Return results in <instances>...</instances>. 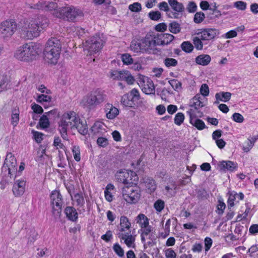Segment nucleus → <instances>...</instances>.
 <instances>
[{
    "mask_svg": "<svg viewBox=\"0 0 258 258\" xmlns=\"http://www.w3.org/2000/svg\"><path fill=\"white\" fill-rule=\"evenodd\" d=\"M48 25V19L42 16L25 21L21 27V37L25 40H32Z\"/></svg>",
    "mask_w": 258,
    "mask_h": 258,
    "instance_id": "obj_1",
    "label": "nucleus"
},
{
    "mask_svg": "<svg viewBox=\"0 0 258 258\" xmlns=\"http://www.w3.org/2000/svg\"><path fill=\"white\" fill-rule=\"evenodd\" d=\"M62 42L60 39L51 37L45 44L43 50L45 61L51 64H56L60 57Z\"/></svg>",
    "mask_w": 258,
    "mask_h": 258,
    "instance_id": "obj_2",
    "label": "nucleus"
},
{
    "mask_svg": "<svg viewBox=\"0 0 258 258\" xmlns=\"http://www.w3.org/2000/svg\"><path fill=\"white\" fill-rule=\"evenodd\" d=\"M40 52L39 45L30 42L20 46L16 50L15 57L21 61H29L35 59Z\"/></svg>",
    "mask_w": 258,
    "mask_h": 258,
    "instance_id": "obj_3",
    "label": "nucleus"
},
{
    "mask_svg": "<svg viewBox=\"0 0 258 258\" xmlns=\"http://www.w3.org/2000/svg\"><path fill=\"white\" fill-rule=\"evenodd\" d=\"M67 130H71L72 132L77 130L82 135H86L88 132L86 122L82 121L76 113L73 111H69L66 114V133Z\"/></svg>",
    "mask_w": 258,
    "mask_h": 258,
    "instance_id": "obj_4",
    "label": "nucleus"
},
{
    "mask_svg": "<svg viewBox=\"0 0 258 258\" xmlns=\"http://www.w3.org/2000/svg\"><path fill=\"white\" fill-rule=\"evenodd\" d=\"M106 99V95L101 90H94L84 96L80 101V105L85 109L91 110L103 102Z\"/></svg>",
    "mask_w": 258,
    "mask_h": 258,
    "instance_id": "obj_5",
    "label": "nucleus"
},
{
    "mask_svg": "<svg viewBox=\"0 0 258 258\" xmlns=\"http://www.w3.org/2000/svg\"><path fill=\"white\" fill-rule=\"evenodd\" d=\"M51 204L52 206L53 214L56 219L62 222L61 218V207L63 204L62 196L56 190L52 191L50 195Z\"/></svg>",
    "mask_w": 258,
    "mask_h": 258,
    "instance_id": "obj_6",
    "label": "nucleus"
},
{
    "mask_svg": "<svg viewBox=\"0 0 258 258\" xmlns=\"http://www.w3.org/2000/svg\"><path fill=\"white\" fill-rule=\"evenodd\" d=\"M104 43L102 35H96L86 40L85 48L90 54L97 53L102 48Z\"/></svg>",
    "mask_w": 258,
    "mask_h": 258,
    "instance_id": "obj_7",
    "label": "nucleus"
},
{
    "mask_svg": "<svg viewBox=\"0 0 258 258\" xmlns=\"http://www.w3.org/2000/svg\"><path fill=\"white\" fill-rule=\"evenodd\" d=\"M17 25L14 20H6L0 24V36L4 39L11 38L17 30Z\"/></svg>",
    "mask_w": 258,
    "mask_h": 258,
    "instance_id": "obj_8",
    "label": "nucleus"
},
{
    "mask_svg": "<svg viewBox=\"0 0 258 258\" xmlns=\"http://www.w3.org/2000/svg\"><path fill=\"white\" fill-rule=\"evenodd\" d=\"M122 197L129 203H136L140 197V190L137 186H126L122 188Z\"/></svg>",
    "mask_w": 258,
    "mask_h": 258,
    "instance_id": "obj_9",
    "label": "nucleus"
},
{
    "mask_svg": "<svg viewBox=\"0 0 258 258\" xmlns=\"http://www.w3.org/2000/svg\"><path fill=\"white\" fill-rule=\"evenodd\" d=\"M142 52L154 53L156 50V46L159 45L156 34L146 36L144 39L142 40Z\"/></svg>",
    "mask_w": 258,
    "mask_h": 258,
    "instance_id": "obj_10",
    "label": "nucleus"
},
{
    "mask_svg": "<svg viewBox=\"0 0 258 258\" xmlns=\"http://www.w3.org/2000/svg\"><path fill=\"white\" fill-rule=\"evenodd\" d=\"M138 84L142 91L146 94H154L155 92L154 84L152 80L145 76H140Z\"/></svg>",
    "mask_w": 258,
    "mask_h": 258,
    "instance_id": "obj_11",
    "label": "nucleus"
},
{
    "mask_svg": "<svg viewBox=\"0 0 258 258\" xmlns=\"http://www.w3.org/2000/svg\"><path fill=\"white\" fill-rule=\"evenodd\" d=\"M218 30L216 29L207 28L199 30L197 33V35H200V38L204 39L205 40H212L218 35Z\"/></svg>",
    "mask_w": 258,
    "mask_h": 258,
    "instance_id": "obj_12",
    "label": "nucleus"
},
{
    "mask_svg": "<svg viewBox=\"0 0 258 258\" xmlns=\"http://www.w3.org/2000/svg\"><path fill=\"white\" fill-rule=\"evenodd\" d=\"M134 174L133 172L131 173L127 170H122L116 173L115 177L118 182L122 183L124 184H131L133 183L131 176Z\"/></svg>",
    "mask_w": 258,
    "mask_h": 258,
    "instance_id": "obj_13",
    "label": "nucleus"
},
{
    "mask_svg": "<svg viewBox=\"0 0 258 258\" xmlns=\"http://www.w3.org/2000/svg\"><path fill=\"white\" fill-rule=\"evenodd\" d=\"M82 11L73 6L66 7V20L74 22L78 17L81 16Z\"/></svg>",
    "mask_w": 258,
    "mask_h": 258,
    "instance_id": "obj_14",
    "label": "nucleus"
},
{
    "mask_svg": "<svg viewBox=\"0 0 258 258\" xmlns=\"http://www.w3.org/2000/svg\"><path fill=\"white\" fill-rule=\"evenodd\" d=\"M17 166V161L14 156L11 153L7 154L3 168L7 167L9 174L11 175L12 172H15Z\"/></svg>",
    "mask_w": 258,
    "mask_h": 258,
    "instance_id": "obj_15",
    "label": "nucleus"
},
{
    "mask_svg": "<svg viewBox=\"0 0 258 258\" xmlns=\"http://www.w3.org/2000/svg\"><path fill=\"white\" fill-rule=\"evenodd\" d=\"M131 232V223L128 218L124 216H121L120 223L118 227L117 236L121 234H124Z\"/></svg>",
    "mask_w": 258,
    "mask_h": 258,
    "instance_id": "obj_16",
    "label": "nucleus"
},
{
    "mask_svg": "<svg viewBox=\"0 0 258 258\" xmlns=\"http://www.w3.org/2000/svg\"><path fill=\"white\" fill-rule=\"evenodd\" d=\"M187 113L189 116L190 123L195 126L199 130H202L206 127L204 122L200 119H196V115L195 113V110L193 109H190L187 111Z\"/></svg>",
    "mask_w": 258,
    "mask_h": 258,
    "instance_id": "obj_17",
    "label": "nucleus"
},
{
    "mask_svg": "<svg viewBox=\"0 0 258 258\" xmlns=\"http://www.w3.org/2000/svg\"><path fill=\"white\" fill-rule=\"evenodd\" d=\"M118 237L121 240H123L124 243L128 247H135V236L133 235L131 232L124 234L122 233L121 235L119 234Z\"/></svg>",
    "mask_w": 258,
    "mask_h": 258,
    "instance_id": "obj_18",
    "label": "nucleus"
},
{
    "mask_svg": "<svg viewBox=\"0 0 258 258\" xmlns=\"http://www.w3.org/2000/svg\"><path fill=\"white\" fill-rule=\"evenodd\" d=\"M204 100V97L200 94H198L190 100L189 106L194 108L195 110H198L205 105Z\"/></svg>",
    "mask_w": 258,
    "mask_h": 258,
    "instance_id": "obj_19",
    "label": "nucleus"
},
{
    "mask_svg": "<svg viewBox=\"0 0 258 258\" xmlns=\"http://www.w3.org/2000/svg\"><path fill=\"white\" fill-rule=\"evenodd\" d=\"M26 182L24 180H16L13 187V191L16 196L22 195L25 191Z\"/></svg>",
    "mask_w": 258,
    "mask_h": 258,
    "instance_id": "obj_20",
    "label": "nucleus"
},
{
    "mask_svg": "<svg viewBox=\"0 0 258 258\" xmlns=\"http://www.w3.org/2000/svg\"><path fill=\"white\" fill-rule=\"evenodd\" d=\"M51 115H56L57 116H58V114L55 110L46 112L40 117L39 119V124L41 128H46L49 126L50 123L48 116H50Z\"/></svg>",
    "mask_w": 258,
    "mask_h": 258,
    "instance_id": "obj_21",
    "label": "nucleus"
},
{
    "mask_svg": "<svg viewBox=\"0 0 258 258\" xmlns=\"http://www.w3.org/2000/svg\"><path fill=\"white\" fill-rule=\"evenodd\" d=\"M104 110L106 117L109 119H114L119 113L118 109L110 103L105 104Z\"/></svg>",
    "mask_w": 258,
    "mask_h": 258,
    "instance_id": "obj_22",
    "label": "nucleus"
},
{
    "mask_svg": "<svg viewBox=\"0 0 258 258\" xmlns=\"http://www.w3.org/2000/svg\"><path fill=\"white\" fill-rule=\"evenodd\" d=\"M91 132L96 136L103 135L106 133L105 126L102 122L96 121L91 127Z\"/></svg>",
    "mask_w": 258,
    "mask_h": 258,
    "instance_id": "obj_23",
    "label": "nucleus"
},
{
    "mask_svg": "<svg viewBox=\"0 0 258 258\" xmlns=\"http://www.w3.org/2000/svg\"><path fill=\"white\" fill-rule=\"evenodd\" d=\"M159 45H167L170 43L174 39L173 35L170 34H156Z\"/></svg>",
    "mask_w": 258,
    "mask_h": 258,
    "instance_id": "obj_24",
    "label": "nucleus"
},
{
    "mask_svg": "<svg viewBox=\"0 0 258 258\" xmlns=\"http://www.w3.org/2000/svg\"><path fill=\"white\" fill-rule=\"evenodd\" d=\"M221 169H226L229 171L233 172L238 167V164L236 162L231 161H222L219 165Z\"/></svg>",
    "mask_w": 258,
    "mask_h": 258,
    "instance_id": "obj_25",
    "label": "nucleus"
},
{
    "mask_svg": "<svg viewBox=\"0 0 258 258\" xmlns=\"http://www.w3.org/2000/svg\"><path fill=\"white\" fill-rule=\"evenodd\" d=\"M158 8L161 11L166 12L167 16L171 18H177L178 14L173 13L170 10L168 4L165 2H162L159 4Z\"/></svg>",
    "mask_w": 258,
    "mask_h": 258,
    "instance_id": "obj_26",
    "label": "nucleus"
},
{
    "mask_svg": "<svg viewBox=\"0 0 258 258\" xmlns=\"http://www.w3.org/2000/svg\"><path fill=\"white\" fill-rule=\"evenodd\" d=\"M168 3L171 8L175 11L174 13H182L184 10V7L182 3H179L177 0H168Z\"/></svg>",
    "mask_w": 258,
    "mask_h": 258,
    "instance_id": "obj_27",
    "label": "nucleus"
},
{
    "mask_svg": "<svg viewBox=\"0 0 258 258\" xmlns=\"http://www.w3.org/2000/svg\"><path fill=\"white\" fill-rule=\"evenodd\" d=\"M66 215L69 220L76 221L78 219V213L76 209L72 207L66 208Z\"/></svg>",
    "mask_w": 258,
    "mask_h": 258,
    "instance_id": "obj_28",
    "label": "nucleus"
},
{
    "mask_svg": "<svg viewBox=\"0 0 258 258\" xmlns=\"http://www.w3.org/2000/svg\"><path fill=\"white\" fill-rule=\"evenodd\" d=\"M211 58L208 54H201L196 58V62L197 64L202 66H207L211 61Z\"/></svg>",
    "mask_w": 258,
    "mask_h": 258,
    "instance_id": "obj_29",
    "label": "nucleus"
},
{
    "mask_svg": "<svg viewBox=\"0 0 258 258\" xmlns=\"http://www.w3.org/2000/svg\"><path fill=\"white\" fill-rule=\"evenodd\" d=\"M121 102L124 106L128 107H133L136 104L135 102L132 99V97L128 94H124L122 96Z\"/></svg>",
    "mask_w": 258,
    "mask_h": 258,
    "instance_id": "obj_30",
    "label": "nucleus"
},
{
    "mask_svg": "<svg viewBox=\"0 0 258 258\" xmlns=\"http://www.w3.org/2000/svg\"><path fill=\"white\" fill-rule=\"evenodd\" d=\"M136 221L141 228L147 227L149 225V219L143 214H139L136 217Z\"/></svg>",
    "mask_w": 258,
    "mask_h": 258,
    "instance_id": "obj_31",
    "label": "nucleus"
},
{
    "mask_svg": "<svg viewBox=\"0 0 258 258\" xmlns=\"http://www.w3.org/2000/svg\"><path fill=\"white\" fill-rule=\"evenodd\" d=\"M231 97V93L228 92L216 93L215 98L217 100H220L223 102H227L229 101Z\"/></svg>",
    "mask_w": 258,
    "mask_h": 258,
    "instance_id": "obj_32",
    "label": "nucleus"
},
{
    "mask_svg": "<svg viewBox=\"0 0 258 258\" xmlns=\"http://www.w3.org/2000/svg\"><path fill=\"white\" fill-rule=\"evenodd\" d=\"M124 72L112 71L109 73V77L113 80H122Z\"/></svg>",
    "mask_w": 258,
    "mask_h": 258,
    "instance_id": "obj_33",
    "label": "nucleus"
},
{
    "mask_svg": "<svg viewBox=\"0 0 258 258\" xmlns=\"http://www.w3.org/2000/svg\"><path fill=\"white\" fill-rule=\"evenodd\" d=\"M172 88L176 91H180L182 89L181 83L176 79H172L168 81Z\"/></svg>",
    "mask_w": 258,
    "mask_h": 258,
    "instance_id": "obj_34",
    "label": "nucleus"
},
{
    "mask_svg": "<svg viewBox=\"0 0 258 258\" xmlns=\"http://www.w3.org/2000/svg\"><path fill=\"white\" fill-rule=\"evenodd\" d=\"M181 48L184 51L189 53L192 51L194 46L190 42L184 41L181 44Z\"/></svg>",
    "mask_w": 258,
    "mask_h": 258,
    "instance_id": "obj_35",
    "label": "nucleus"
},
{
    "mask_svg": "<svg viewBox=\"0 0 258 258\" xmlns=\"http://www.w3.org/2000/svg\"><path fill=\"white\" fill-rule=\"evenodd\" d=\"M142 42H138L137 41L134 40L131 42L130 46L131 49L135 52L142 51Z\"/></svg>",
    "mask_w": 258,
    "mask_h": 258,
    "instance_id": "obj_36",
    "label": "nucleus"
},
{
    "mask_svg": "<svg viewBox=\"0 0 258 258\" xmlns=\"http://www.w3.org/2000/svg\"><path fill=\"white\" fill-rule=\"evenodd\" d=\"M122 80H125L128 85L133 84L135 81L134 77L128 71L124 72Z\"/></svg>",
    "mask_w": 258,
    "mask_h": 258,
    "instance_id": "obj_37",
    "label": "nucleus"
},
{
    "mask_svg": "<svg viewBox=\"0 0 258 258\" xmlns=\"http://www.w3.org/2000/svg\"><path fill=\"white\" fill-rule=\"evenodd\" d=\"M52 98L50 96H48L45 94L39 95L37 96V98L36 99L38 102H39L42 104H43L45 102H51Z\"/></svg>",
    "mask_w": 258,
    "mask_h": 258,
    "instance_id": "obj_38",
    "label": "nucleus"
},
{
    "mask_svg": "<svg viewBox=\"0 0 258 258\" xmlns=\"http://www.w3.org/2000/svg\"><path fill=\"white\" fill-rule=\"evenodd\" d=\"M237 193L234 191H232L229 192V196L228 200V207L229 208L234 206V202L236 199Z\"/></svg>",
    "mask_w": 258,
    "mask_h": 258,
    "instance_id": "obj_39",
    "label": "nucleus"
},
{
    "mask_svg": "<svg viewBox=\"0 0 258 258\" xmlns=\"http://www.w3.org/2000/svg\"><path fill=\"white\" fill-rule=\"evenodd\" d=\"M113 249L115 253L119 257H123L124 255V250L118 243H115L113 246Z\"/></svg>",
    "mask_w": 258,
    "mask_h": 258,
    "instance_id": "obj_40",
    "label": "nucleus"
},
{
    "mask_svg": "<svg viewBox=\"0 0 258 258\" xmlns=\"http://www.w3.org/2000/svg\"><path fill=\"white\" fill-rule=\"evenodd\" d=\"M146 187L150 190V192L154 191L156 189L155 181L152 179H147L145 181Z\"/></svg>",
    "mask_w": 258,
    "mask_h": 258,
    "instance_id": "obj_41",
    "label": "nucleus"
},
{
    "mask_svg": "<svg viewBox=\"0 0 258 258\" xmlns=\"http://www.w3.org/2000/svg\"><path fill=\"white\" fill-rule=\"evenodd\" d=\"M71 198L73 201H75L77 203L78 206H82L84 203L83 197L78 193H75L74 197L72 196Z\"/></svg>",
    "mask_w": 258,
    "mask_h": 258,
    "instance_id": "obj_42",
    "label": "nucleus"
},
{
    "mask_svg": "<svg viewBox=\"0 0 258 258\" xmlns=\"http://www.w3.org/2000/svg\"><path fill=\"white\" fill-rule=\"evenodd\" d=\"M193 43L197 50H202L203 49L202 39L200 38V35H197V36L194 38Z\"/></svg>",
    "mask_w": 258,
    "mask_h": 258,
    "instance_id": "obj_43",
    "label": "nucleus"
},
{
    "mask_svg": "<svg viewBox=\"0 0 258 258\" xmlns=\"http://www.w3.org/2000/svg\"><path fill=\"white\" fill-rule=\"evenodd\" d=\"M121 60L124 64H130L133 63V59L128 53H124L121 55Z\"/></svg>",
    "mask_w": 258,
    "mask_h": 258,
    "instance_id": "obj_44",
    "label": "nucleus"
},
{
    "mask_svg": "<svg viewBox=\"0 0 258 258\" xmlns=\"http://www.w3.org/2000/svg\"><path fill=\"white\" fill-rule=\"evenodd\" d=\"M44 4H45L44 9L46 10L55 11L56 8L58 7L57 4L53 2L45 1V2H44Z\"/></svg>",
    "mask_w": 258,
    "mask_h": 258,
    "instance_id": "obj_45",
    "label": "nucleus"
},
{
    "mask_svg": "<svg viewBox=\"0 0 258 258\" xmlns=\"http://www.w3.org/2000/svg\"><path fill=\"white\" fill-rule=\"evenodd\" d=\"M72 153L74 159L76 161H79L81 159L80 148L78 146H73L72 148Z\"/></svg>",
    "mask_w": 258,
    "mask_h": 258,
    "instance_id": "obj_46",
    "label": "nucleus"
},
{
    "mask_svg": "<svg viewBox=\"0 0 258 258\" xmlns=\"http://www.w3.org/2000/svg\"><path fill=\"white\" fill-rule=\"evenodd\" d=\"M169 30L173 33H178L180 30L179 25L175 22L171 23L169 24Z\"/></svg>",
    "mask_w": 258,
    "mask_h": 258,
    "instance_id": "obj_47",
    "label": "nucleus"
},
{
    "mask_svg": "<svg viewBox=\"0 0 258 258\" xmlns=\"http://www.w3.org/2000/svg\"><path fill=\"white\" fill-rule=\"evenodd\" d=\"M164 62L165 65L168 68L175 67L177 64V61L173 58H166Z\"/></svg>",
    "mask_w": 258,
    "mask_h": 258,
    "instance_id": "obj_48",
    "label": "nucleus"
},
{
    "mask_svg": "<svg viewBox=\"0 0 258 258\" xmlns=\"http://www.w3.org/2000/svg\"><path fill=\"white\" fill-rule=\"evenodd\" d=\"M205 18V14L202 12H197L194 16V22L196 23H201Z\"/></svg>",
    "mask_w": 258,
    "mask_h": 258,
    "instance_id": "obj_49",
    "label": "nucleus"
},
{
    "mask_svg": "<svg viewBox=\"0 0 258 258\" xmlns=\"http://www.w3.org/2000/svg\"><path fill=\"white\" fill-rule=\"evenodd\" d=\"M184 119V114L182 113L179 112L177 113L175 116L174 123L178 125H180L183 122Z\"/></svg>",
    "mask_w": 258,
    "mask_h": 258,
    "instance_id": "obj_50",
    "label": "nucleus"
},
{
    "mask_svg": "<svg viewBox=\"0 0 258 258\" xmlns=\"http://www.w3.org/2000/svg\"><path fill=\"white\" fill-rule=\"evenodd\" d=\"M19 120V114L16 110L13 111L11 117V123L14 126H16Z\"/></svg>",
    "mask_w": 258,
    "mask_h": 258,
    "instance_id": "obj_51",
    "label": "nucleus"
},
{
    "mask_svg": "<svg viewBox=\"0 0 258 258\" xmlns=\"http://www.w3.org/2000/svg\"><path fill=\"white\" fill-rule=\"evenodd\" d=\"M128 94L131 96V97H132V99L135 102L139 100L140 99V96L139 92L136 89H132Z\"/></svg>",
    "mask_w": 258,
    "mask_h": 258,
    "instance_id": "obj_52",
    "label": "nucleus"
},
{
    "mask_svg": "<svg viewBox=\"0 0 258 258\" xmlns=\"http://www.w3.org/2000/svg\"><path fill=\"white\" fill-rule=\"evenodd\" d=\"M37 250L38 252L37 253L36 258H43L44 257L47 256L49 255V251L47 248H38L37 249Z\"/></svg>",
    "mask_w": 258,
    "mask_h": 258,
    "instance_id": "obj_53",
    "label": "nucleus"
},
{
    "mask_svg": "<svg viewBox=\"0 0 258 258\" xmlns=\"http://www.w3.org/2000/svg\"><path fill=\"white\" fill-rule=\"evenodd\" d=\"M161 16V13L159 11H152L149 13V18L154 21H158Z\"/></svg>",
    "mask_w": 258,
    "mask_h": 258,
    "instance_id": "obj_54",
    "label": "nucleus"
},
{
    "mask_svg": "<svg viewBox=\"0 0 258 258\" xmlns=\"http://www.w3.org/2000/svg\"><path fill=\"white\" fill-rule=\"evenodd\" d=\"M201 95H203V97L207 96L209 94V87L206 84H203L202 85L200 88Z\"/></svg>",
    "mask_w": 258,
    "mask_h": 258,
    "instance_id": "obj_55",
    "label": "nucleus"
},
{
    "mask_svg": "<svg viewBox=\"0 0 258 258\" xmlns=\"http://www.w3.org/2000/svg\"><path fill=\"white\" fill-rule=\"evenodd\" d=\"M128 8L132 12H138L141 10V5L139 3H135L130 5Z\"/></svg>",
    "mask_w": 258,
    "mask_h": 258,
    "instance_id": "obj_56",
    "label": "nucleus"
},
{
    "mask_svg": "<svg viewBox=\"0 0 258 258\" xmlns=\"http://www.w3.org/2000/svg\"><path fill=\"white\" fill-rule=\"evenodd\" d=\"M234 6L238 10L243 11L246 8V3L242 1H237L234 3Z\"/></svg>",
    "mask_w": 258,
    "mask_h": 258,
    "instance_id": "obj_57",
    "label": "nucleus"
},
{
    "mask_svg": "<svg viewBox=\"0 0 258 258\" xmlns=\"http://www.w3.org/2000/svg\"><path fill=\"white\" fill-rule=\"evenodd\" d=\"M197 6L194 2H189L187 6L186 9L189 13H194L196 11Z\"/></svg>",
    "mask_w": 258,
    "mask_h": 258,
    "instance_id": "obj_58",
    "label": "nucleus"
},
{
    "mask_svg": "<svg viewBox=\"0 0 258 258\" xmlns=\"http://www.w3.org/2000/svg\"><path fill=\"white\" fill-rule=\"evenodd\" d=\"M226 207V205L224 203L221 202V201H219V203L217 207V213L219 215H221L223 213L224 210H225Z\"/></svg>",
    "mask_w": 258,
    "mask_h": 258,
    "instance_id": "obj_59",
    "label": "nucleus"
},
{
    "mask_svg": "<svg viewBox=\"0 0 258 258\" xmlns=\"http://www.w3.org/2000/svg\"><path fill=\"white\" fill-rule=\"evenodd\" d=\"M8 82L4 76L0 77V92L6 90L7 88Z\"/></svg>",
    "mask_w": 258,
    "mask_h": 258,
    "instance_id": "obj_60",
    "label": "nucleus"
},
{
    "mask_svg": "<svg viewBox=\"0 0 258 258\" xmlns=\"http://www.w3.org/2000/svg\"><path fill=\"white\" fill-rule=\"evenodd\" d=\"M164 207V203L161 200H158L154 204V208L159 212H161L163 209Z\"/></svg>",
    "mask_w": 258,
    "mask_h": 258,
    "instance_id": "obj_61",
    "label": "nucleus"
},
{
    "mask_svg": "<svg viewBox=\"0 0 258 258\" xmlns=\"http://www.w3.org/2000/svg\"><path fill=\"white\" fill-rule=\"evenodd\" d=\"M165 254L166 258H176L175 252L171 248H168L165 251Z\"/></svg>",
    "mask_w": 258,
    "mask_h": 258,
    "instance_id": "obj_62",
    "label": "nucleus"
},
{
    "mask_svg": "<svg viewBox=\"0 0 258 258\" xmlns=\"http://www.w3.org/2000/svg\"><path fill=\"white\" fill-rule=\"evenodd\" d=\"M97 143L99 146L102 147H106L108 144L107 139L103 137H99L97 140Z\"/></svg>",
    "mask_w": 258,
    "mask_h": 258,
    "instance_id": "obj_63",
    "label": "nucleus"
},
{
    "mask_svg": "<svg viewBox=\"0 0 258 258\" xmlns=\"http://www.w3.org/2000/svg\"><path fill=\"white\" fill-rule=\"evenodd\" d=\"M233 119L236 122L241 123L244 120L243 116L239 113H234L232 115Z\"/></svg>",
    "mask_w": 258,
    "mask_h": 258,
    "instance_id": "obj_64",
    "label": "nucleus"
}]
</instances>
